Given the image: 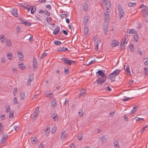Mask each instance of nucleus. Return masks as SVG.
Segmentation results:
<instances>
[{
    "label": "nucleus",
    "instance_id": "1",
    "mask_svg": "<svg viewBox=\"0 0 148 148\" xmlns=\"http://www.w3.org/2000/svg\"><path fill=\"white\" fill-rule=\"evenodd\" d=\"M102 5H105L106 8V11L104 13V18L105 23H108L109 22L110 16L109 14V8L110 7V3L109 1L102 0L101 1Z\"/></svg>",
    "mask_w": 148,
    "mask_h": 148
},
{
    "label": "nucleus",
    "instance_id": "2",
    "mask_svg": "<svg viewBox=\"0 0 148 148\" xmlns=\"http://www.w3.org/2000/svg\"><path fill=\"white\" fill-rule=\"evenodd\" d=\"M96 73H98L100 76L98 77L96 82L98 84L101 85L106 81V76L102 71L99 70Z\"/></svg>",
    "mask_w": 148,
    "mask_h": 148
},
{
    "label": "nucleus",
    "instance_id": "3",
    "mask_svg": "<svg viewBox=\"0 0 148 148\" xmlns=\"http://www.w3.org/2000/svg\"><path fill=\"white\" fill-rule=\"evenodd\" d=\"M19 20L21 21V23L27 26H30L31 25V23L29 22H27L25 21V20L23 18H19Z\"/></svg>",
    "mask_w": 148,
    "mask_h": 148
},
{
    "label": "nucleus",
    "instance_id": "4",
    "mask_svg": "<svg viewBox=\"0 0 148 148\" xmlns=\"http://www.w3.org/2000/svg\"><path fill=\"white\" fill-rule=\"evenodd\" d=\"M148 9L146 8L143 10L142 12L143 13V16L144 17L146 18L148 16Z\"/></svg>",
    "mask_w": 148,
    "mask_h": 148
},
{
    "label": "nucleus",
    "instance_id": "5",
    "mask_svg": "<svg viewBox=\"0 0 148 148\" xmlns=\"http://www.w3.org/2000/svg\"><path fill=\"white\" fill-rule=\"evenodd\" d=\"M34 75H30L28 79L27 83V86L30 85L33 79Z\"/></svg>",
    "mask_w": 148,
    "mask_h": 148
},
{
    "label": "nucleus",
    "instance_id": "6",
    "mask_svg": "<svg viewBox=\"0 0 148 148\" xmlns=\"http://www.w3.org/2000/svg\"><path fill=\"white\" fill-rule=\"evenodd\" d=\"M119 42L118 40H113L112 42V46L113 47L117 46H118L119 45Z\"/></svg>",
    "mask_w": 148,
    "mask_h": 148
},
{
    "label": "nucleus",
    "instance_id": "7",
    "mask_svg": "<svg viewBox=\"0 0 148 148\" xmlns=\"http://www.w3.org/2000/svg\"><path fill=\"white\" fill-rule=\"evenodd\" d=\"M128 40V39L126 37H124L122 40L121 44H122L123 45L125 46L127 44Z\"/></svg>",
    "mask_w": 148,
    "mask_h": 148
},
{
    "label": "nucleus",
    "instance_id": "8",
    "mask_svg": "<svg viewBox=\"0 0 148 148\" xmlns=\"http://www.w3.org/2000/svg\"><path fill=\"white\" fill-rule=\"evenodd\" d=\"M118 10L119 12V18L120 19H121L123 16L124 14V12L123 10L120 8L118 9Z\"/></svg>",
    "mask_w": 148,
    "mask_h": 148
},
{
    "label": "nucleus",
    "instance_id": "9",
    "mask_svg": "<svg viewBox=\"0 0 148 148\" xmlns=\"http://www.w3.org/2000/svg\"><path fill=\"white\" fill-rule=\"evenodd\" d=\"M103 28L104 33L105 34H107L108 28V24L107 23L106 24L104 25Z\"/></svg>",
    "mask_w": 148,
    "mask_h": 148
},
{
    "label": "nucleus",
    "instance_id": "10",
    "mask_svg": "<svg viewBox=\"0 0 148 148\" xmlns=\"http://www.w3.org/2000/svg\"><path fill=\"white\" fill-rule=\"evenodd\" d=\"M11 12L14 16L16 17H17L18 13L17 9L14 8V9H12L11 11Z\"/></svg>",
    "mask_w": 148,
    "mask_h": 148
},
{
    "label": "nucleus",
    "instance_id": "11",
    "mask_svg": "<svg viewBox=\"0 0 148 148\" xmlns=\"http://www.w3.org/2000/svg\"><path fill=\"white\" fill-rule=\"evenodd\" d=\"M60 31V27L57 26L53 31V34L55 35H57L59 32Z\"/></svg>",
    "mask_w": 148,
    "mask_h": 148
},
{
    "label": "nucleus",
    "instance_id": "12",
    "mask_svg": "<svg viewBox=\"0 0 148 148\" xmlns=\"http://www.w3.org/2000/svg\"><path fill=\"white\" fill-rule=\"evenodd\" d=\"M114 148H120L119 146V142L118 140H115L114 142Z\"/></svg>",
    "mask_w": 148,
    "mask_h": 148
},
{
    "label": "nucleus",
    "instance_id": "13",
    "mask_svg": "<svg viewBox=\"0 0 148 148\" xmlns=\"http://www.w3.org/2000/svg\"><path fill=\"white\" fill-rule=\"evenodd\" d=\"M89 17L87 16H85L84 17V24L85 25H86L87 23H88Z\"/></svg>",
    "mask_w": 148,
    "mask_h": 148
},
{
    "label": "nucleus",
    "instance_id": "14",
    "mask_svg": "<svg viewBox=\"0 0 148 148\" xmlns=\"http://www.w3.org/2000/svg\"><path fill=\"white\" fill-rule=\"evenodd\" d=\"M51 117L55 121H57L58 120V116L56 113H54L51 115Z\"/></svg>",
    "mask_w": 148,
    "mask_h": 148
},
{
    "label": "nucleus",
    "instance_id": "15",
    "mask_svg": "<svg viewBox=\"0 0 148 148\" xmlns=\"http://www.w3.org/2000/svg\"><path fill=\"white\" fill-rule=\"evenodd\" d=\"M51 108H54L55 107L57 106V102L56 101L55 99L52 101L51 102Z\"/></svg>",
    "mask_w": 148,
    "mask_h": 148
},
{
    "label": "nucleus",
    "instance_id": "16",
    "mask_svg": "<svg viewBox=\"0 0 148 148\" xmlns=\"http://www.w3.org/2000/svg\"><path fill=\"white\" fill-rule=\"evenodd\" d=\"M33 65L34 68L36 69L38 66L37 62L36 60V59L35 57H34L33 59Z\"/></svg>",
    "mask_w": 148,
    "mask_h": 148
},
{
    "label": "nucleus",
    "instance_id": "17",
    "mask_svg": "<svg viewBox=\"0 0 148 148\" xmlns=\"http://www.w3.org/2000/svg\"><path fill=\"white\" fill-rule=\"evenodd\" d=\"M109 79L112 81H114L115 80V78L116 76L112 74V73H111L109 76Z\"/></svg>",
    "mask_w": 148,
    "mask_h": 148
},
{
    "label": "nucleus",
    "instance_id": "18",
    "mask_svg": "<svg viewBox=\"0 0 148 148\" xmlns=\"http://www.w3.org/2000/svg\"><path fill=\"white\" fill-rule=\"evenodd\" d=\"M121 71L119 69L113 71L112 74L114 75L116 77L120 72Z\"/></svg>",
    "mask_w": 148,
    "mask_h": 148
},
{
    "label": "nucleus",
    "instance_id": "19",
    "mask_svg": "<svg viewBox=\"0 0 148 148\" xmlns=\"http://www.w3.org/2000/svg\"><path fill=\"white\" fill-rule=\"evenodd\" d=\"M86 93V90L84 89H82L80 91L79 97H80V96L85 94Z\"/></svg>",
    "mask_w": 148,
    "mask_h": 148
},
{
    "label": "nucleus",
    "instance_id": "20",
    "mask_svg": "<svg viewBox=\"0 0 148 148\" xmlns=\"http://www.w3.org/2000/svg\"><path fill=\"white\" fill-rule=\"evenodd\" d=\"M134 38L135 41L136 42H138V40L139 39V37L137 33H135L134 34Z\"/></svg>",
    "mask_w": 148,
    "mask_h": 148
},
{
    "label": "nucleus",
    "instance_id": "21",
    "mask_svg": "<svg viewBox=\"0 0 148 148\" xmlns=\"http://www.w3.org/2000/svg\"><path fill=\"white\" fill-rule=\"evenodd\" d=\"M8 136V135L6 134H3L1 140V143H3L4 140H5L7 138Z\"/></svg>",
    "mask_w": 148,
    "mask_h": 148
},
{
    "label": "nucleus",
    "instance_id": "22",
    "mask_svg": "<svg viewBox=\"0 0 148 148\" xmlns=\"http://www.w3.org/2000/svg\"><path fill=\"white\" fill-rule=\"evenodd\" d=\"M67 50H68L67 48L64 47H62L58 49L57 51L59 52H63Z\"/></svg>",
    "mask_w": 148,
    "mask_h": 148
},
{
    "label": "nucleus",
    "instance_id": "23",
    "mask_svg": "<svg viewBox=\"0 0 148 148\" xmlns=\"http://www.w3.org/2000/svg\"><path fill=\"white\" fill-rule=\"evenodd\" d=\"M99 139L102 143H105L107 141V139L104 136L100 137L99 138Z\"/></svg>",
    "mask_w": 148,
    "mask_h": 148
},
{
    "label": "nucleus",
    "instance_id": "24",
    "mask_svg": "<svg viewBox=\"0 0 148 148\" xmlns=\"http://www.w3.org/2000/svg\"><path fill=\"white\" fill-rule=\"evenodd\" d=\"M30 139L31 141L33 144H34L38 141V140L37 139L36 137H32Z\"/></svg>",
    "mask_w": 148,
    "mask_h": 148
},
{
    "label": "nucleus",
    "instance_id": "25",
    "mask_svg": "<svg viewBox=\"0 0 148 148\" xmlns=\"http://www.w3.org/2000/svg\"><path fill=\"white\" fill-rule=\"evenodd\" d=\"M46 97L49 99H51L53 97V94L52 92L47 93L46 94Z\"/></svg>",
    "mask_w": 148,
    "mask_h": 148
},
{
    "label": "nucleus",
    "instance_id": "26",
    "mask_svg": "<svg viewBox=\"0 0 148 148\" xmlns=\"http://www.w3.org/2000/svg\"><path fill=\"white\" fill-rule=\"evenodd\" d=\"M88 32V29L87 27H85L84 28V33L85 35H87Z\"/></svg>",
    "mask_w": 148,
    "mask_h": 148
},
{
    "label": "nucleus",
    "instance_id": "27",
    "mask_svg": "<svg viewBox=\"0 0 148 148\" xmlns=\"http://www.w3.org/2000/svg\"><path fill=\"white\" fill-rule=\"evenodd\" d=\"M7 57L8 59L10 60H11L13 59L12 55V53H10L7 54Z\"/></svg>",
    "mask_w": 148,
    "mask_h": 148
},
{
    "label": "nucleus",
    "instance_id": "28",
    "mask_svg": "<svg viewBox=\"0 0 148 148\" xmlns=\"http://www.w3.org/2000/svg\"><path fill=\"white\" fill-rule=\"evenodd\" d=\"M5 39L3 34L0 35V40L1 42L3 43L4 41V40Z\"/></svg>",
    "mask_w": 148,
    "mask_h": 148
},
{
    "label": "nucleus",
    "instance_id": "29",
    "mask_svg": "<svg viewBox=\"0 0 148 148\" xmlns=\"http://www.w3.org/2000/svg\"><path fill=\"white\" fill-rule=\"evenodd\" d=\"M26 10H28V11H29L31 8L32 7V6L30 5L29 7V5H27L26 6H23V5H21Z\"/></svg>",
    "mask_w": 148,
    "mask_h": 148
},
{
    "label": "nucleus",
    "instance_id": "30",
    "mask_svg": "<svg viewBox=\"0 0 148 148\" xmlns=\"http://www.w3.org/2000/svg\"><path fill=\"white\" fill-rule=\"evenodd\" d=\"M88 8V5L86 3H84L83 5V8L85 11L87 10Z\"/></svg>",
    "mask_w": 148,
    "mask_h": 148
},
{
    "label": "nucleus",
    "instance_id": "31",
    "mask_svg": "<svg viewBox=\"0 0 148 148\" xmlns=\"http://www.w3.org/2000/svg\"><path fill=\"white\" fill-rule=\"evenodd\" d=\"M129 34H135L137 33L136 30L134 29H130L129 32H127Z\"/></svg>",
    "mask_w": 148,
    "mask_h": 148
},
{
    "label": "nucleus",
    "instance_id": "32",
    "mask_svg": "<svg viewBox=\"0 0 148 148\" xmlns=\"http://www.w3.org/2000/svg\"><path fill=\"white\" fill-rule=\"evenodd\" d=\"M36 10V7L35 6H34L32 7L31 10V13L32 14H33Z\"/></svg>",
    "mask_w": 148,
    "mask_h": 148
},
{
    "label": "nucleus",
    "instance_id": "33",
    "mask_svg": "<svg viewBox=\"0 0 148 148\" xmlns=\"http://www.w3.org/2000/svg\"><path fill=\"white\" fill-rule=\"evenodd\" d=\"M66 134L64 133V132H62L61 134V139L62 140H64L66 136Z\"/></svg>",
    "mask_w": 148,
    "mask_h": 148
},
{
    "label": "nucleus",
    "instance_id": "34",
    "mask_svg": "<svg viewBox=\"0 0 148 148\" xmlns=\"http://www.w3.org/2000/svg\"><path fill=\"white\" fill-rule=\"evenodd\" d=\"M25 93L24 92H22L20 93V97L22 100H23L25 97Z\"/></svg>",
    "mask_w": 148,
    "mask_h": 148
},
{
    "label": "nucleus",
    "instance_id": "35",
    "mask_svg": "<svg viewBox=\"0 0 148 148\" xmlns=\"http://www.w3.org/2000/svg\"><path fill=\"white\" fill-rule=\"evenodd\" d=\"M50 129L49 127H47V129L46 130H45V134L47 136L50 133V131H49V130Z\"/></svg>",
    "mask_w": 148,
    "mask_h": 148
},
{
    "label": "nucleus",
    "instance_id": "36",
    "mask_svg": "<svg viewBox=\"0 0 148 148\" xmlns=\"http://www.w3.org/2000/svg\"><path fill=\"white\" fill-rule=\"evenodd\" d=\"M47 21V23L49 24L50 25V22L52 20V19L51 17H47L46 18Z\"/></svg>",
    "mask_w": 148,
    "mask_h": 148
},
{
    "label": "nucleus",
    "instance_id": "37",
    "mask_svg": "<svg viewBox=\"0 0 148 148\" xmlns=\"http://www.w3.org/2000/svg\"><path fill=\"white\" fill-rule=\"evenodd\" d=\"M61 60L64 63L67 64L68 60V59L66 58H63L61 59Z\"/></svg>",
    "mask_w": 148,
    "mask_h": 148
},
{
    "label": "nucleus",
    "instance_id": "38",
    "mask_svg": "<svg viewBox=\"0 0 148 148\" xmlns=\"http://www.w3.org/2000/svg\"><path fill=\"white\" fill-rule=\"evenodd\" d=\"M136 5V3H135L130 2L128 4V5L130 7H132Z\"/></svg>",
    "mask_w": 148,
    "mask_h": 148
},
{
    "label": "nucleus",
    "instance_id": "39",
    "mask_svg": "<svg viewBox=\"0 0 148 148\" xmlns=\"http://www.w3.org/2000/svg\"><path fill=\"white\" fill-rule=\"evenodd\" d=\"M69 100L68 98H66L65 99V101L64 103L63 106H64L66 105H68L69 104Z\"/></svg>",
    "mask_w": 148,
    "mask_h": 148
},
{
    "label": "nucleus",
    "instance_id": "40",
    "mask_svg": "<svg viewBox=\"0 0 148 148\" xmlns=\"http://www.w3.org/2000/svg\"><path fill=\"white\" fill-rule=\"evenodd\" d=\"M18 57L20 58H22L23 56V55L22 54V51H21L20 52L18 53Z\"/></svg>",
    "mask_w": 148,
    "mask_h": 148
},
{
    "label": "nucleus",
    "instance_id": "41",
    "mask_svg": "<svg viewBox=\"0 0 148 148\" xmlns=\"http://www.w3.org/2000/svg\"><path fill=\"white\" fill-rule=\"evenodd\" d=\"M57 130V127L56 126H55L53 128L52 131L51 132L52 134H54Z\"/></svg>",
    "mask_w": 148,
    "mask_h": 148
},
{
    "label": "nucleus",
    "instance_id": "42",
    "mask_svg": "<svg viewBox=\"0 0 148 148\" xmlns=\"http://www.w3.org/2000/svg\"><path fill=\"white\" fill-rule=\"evenodd\" d=\"M130 51L133 52L134 51V46L133 45H131L130 47Z\"/></svg>",
    "mask_w": 148,
    "mask_h": 148
},
{
    "label": "nucleus",
    "instance_id": "43",
    "mask_svg": "<svg viewBox=\"0 0 148 148\" xmlns=\"http://www.w3.org/2000/svg\"><path fill=\"white\" fill-rule=\"evenodd\" d=\"M144 64L145 65H148V59L147 58L146 59H144Z\"/></svg>",
    "mask_w": 148,
    "mask_h": 148
},
{
    "label": "nucleus",
    "instance_id": "44",
    "mask_svg": "<svg viewBox=\"0 0 148 148\" xmlns=\"http://www.w3.org/2000/svg\"><path fill=\"white\" fill-rule=\"evenodd\" d=\"M54 43L56 45H59L61 44V42L59 40H56L54 41Z\"/></svg>",
    "mask_w": 148,
    "mask_h": 148
},
{
    "label": "nucleus",
    "instance_id": "45",
    "mask_svg": "<svg viewBox=\"0 0 148 148\" xmlns=\"http://www.w3.org/2000/svg\"><path fill=\"white\" fill-rule=\"evenodd\" d=\"M44 14L47 16H49L50 15V13L49 12L45 10H44Z\"/></svg>",
    "mask_w": 148,
    "mask_h": 148
},
{
    "label": "nucleus",
    "instance_id": "46",
    "mask_svg": "<svg viewBox=\"0 0 148 148\" xmlns=\"http://www.w3.org/2000/svg\"><path fill=\"white\" fill-rule=\"evenodd\" d=\"M47 53L45 52H44L43 53L42 55L40 57L41 59H43V58L45 57V56L47 55Z\"/></svg>",
    "mask_w": 148,
    "mask_h": 148
},
{
    "label": "nucleus",
    "instance_id": "47",
    "mask_svg": "<svg viewBox=\"0 0 148 148\" xmlns=\"http://www.w3.org/2000/svg\"><path fill=\"white\" fill-rule=\"evenodd\" d=\"M72 62L75 63V62L72 60H69L68 59L67 64H69V65H71Z\"/></svg>",
    "mask_w": 148,
    "mask_h": 148
},
{
    "label": "nucleus",
    "instance_id": "48",
    "mask_svg": "<svg viewBox=\"0 0 148 148\" xmlns=\"http://www.w3.org/2000/svg\"><path fill=\"white\" fill-rule=\"evenodd\" d=\"M13 104L14 105H15V104H17L18 103V101H17V98L16 97H15L14 98V99H13Z\"/></svg>",
    "mask_w": 148,
    "mask_h": 148
},
{
    "label": "nucleus",
    "instance_id": "49",
    "mask_svg": "<svg viewBox=\"0 0 148 148\" xmlns=\"http://www.w3.org/2000/svg\"><path fill=\"white\" fill-rule=\"evenodd\" d=\"M6 45L8 46H10L11 45V42L10 40L6 41Z\"/></svg>",
    "mask_w": 148,
    "mask_h": 148
},
{
    "label": "nucleus",
    "instance_id": "50",
    "mask_svg": "<svg viewBox=\"0 0 148 148\" xmlns=\"http://www.w3.org/2000/svg\"><path fill=\"white\" fill-rule=\"evenodd\" d=\"M38 114V113L34 112V116H33V117L32 118V119H33L34 120H35L36 117L37 116Z\"/></svg>",
    "mask_w": 148,
    "mask_h": 148
},
{
    "label": "nucleus",
    "instance_id": "51",
    "mask_svg": "<svg viewBox=\"0 0 148 148\" xmlns=\"http://www.w3.org/2000/svg\"><path fill=\"white\" fill-rule=\"evenodd\" d=\"M120 48L121 49V50H124L125 48V45H122V44H121L120 45Z\"/></svg>",
    "mask_w": 148,
    "mask_h": 148
},
{
    "label": "nucleus",
    "instance_id": "52",
    "mask_svg": "<svg viewBox=\"0 0 148 148\" xmlns=\"http://www.w3.org/2000/svg\"><path fill=\"white\" fill-rule=\"evenodd\" d=\"M19 68L23 70L25 69V67L24 66L23 64H21L19 65Z\"/></svg>",
    "mask_w": 148,
    "mask_h": 148
},
{
    "label": "nucleus",
    "instance_id": "53",
    "mask_svg": "<svg viewBox=\"0 0 148 148\" xmlns=\"http://www.w3.org/2000/svg\"><path fill=\"white\" fill-rule=\"evenodd\" d=\"M144 71L145 72V75H146L148 74V70L147 68H144Z\"/></svg>",
    "mask_w": 148,
    "mask_h": 148
},
{
    "label": "nucleus",
    "instance_id": "54",
    "mask_svg": "<svg viewBox=\"0 0 148 148\" xmlns=\"http://www.w3.org/2000/svg\"><path fill=\"white\" fill-rule=\"evenodd\" d=\"M132 98H133L132 97H127L126 98H124L123 99V101H129V100H130L131 99H132Z\"/></svg>",
    "mask_w": 148,
    "mask_h": 148
},
{
    "label": "nucleus",
    "instance_id": "55",
    "mask_svg": "<svg viewBox=\"0 0 148 148\" xmlns=\"http://www.w3.org/2000/svg\"><path fill=\"white\" fill-rule=\"evenodd\" d=\"M10 111V106L8 105V106L7 108H6L5 112H9Z\"/></svg>",
    "mask_w": 148,
    "mask_h": 148
},
{
    "label": "nucleus",
    "instance_id": "56",
    "mask_svg": "<svg viewBox=\"0 0 148 148\" xmlns=\"http://www.w3.org/2000/svg\"><path fill=\"white\" fill-rule=\"evenodd\" d=\"M61 17L62 18H66L67 17V16L65 14H62L60 15Z\"/></svg>",
    "mask_w": 148,
    "mask_h": 148
},
{
    "label": "nucleus",
    "instance_id": "57",
    "mask_svg": "<svg viewBox=\"0 0 148 148\" xmlns=\"http://www.w3.org/2000/svg\"><path fill=\"white\" fill-rule=\"evenodd\" d=\"M17 88H16L14 89V90L13 91V94H14V96H15L17 92Z\"/></svg>",
    "mask_w": 148,
    "mask_h": 148
},
{
    "label": "nucleus",
    "instance_id": "58",
    "mask_svg": "<svg viewBox=\"0 0 148 148\" xmlns=\"http://www.w3.org/2000/svg\"><path fill=\"white\" fill-rule=\"evenodd\" d=\"M14 113L11 112L9 114V117L10 118H12L13 116Z\"/></svg>",
    "mask_w": 148,
    "mask_h": 148
},
{
    "label": "nucleus",
    "instance_id": "59",
    "mask_svg": "<svg viewBox=\"0 0 148 148\" xmlns=\"http://www.w3.org/2000/svg\"><path fill=\"white\" fill-rule=\"evenodd\" d=\"M64 73L66 74H68L69 73V69H66V68H65Z\"/></svg>",
    "mask_w": 148,
    "mask_h": 148
},
{
    "label": "nucleus",
    "instance_id": "60",
    "mask_svg": "<svg viewBox=\"0 0 148 148\" xmlns=\"http://www.w3.org/2000/svg\"><path fill=\"white\" fill-rule=\"evenodd\" d=\"M136 110V107H134L133 108V109L131 111V112L132 113H134Z\"/></svg>",
    "mask_w": 148,
    "mask_h": 148
},
{
    "label": "nucleus",
    "instance_id": "61",
    "mask_svg": "<svg viewBox=\"0 0 148 148\" xmlns=\"http://www.w3.org/2000/svg\"><path fill=\"white\" fill-rule=\"evenodd\" d=\"M126 71L128 73H130V71L129 67H126Z\"/></svg>",
    "mask_w": 148,
    "mask_h": 148
},
{
    "label": "nucleus",
    "instance_id": "62",
    "mask_svg": "<svg viewBox=\"0 0 148 148\" xmlns=\"http://www.w3.org/2000/svg\"><path fill=\"white\" fill-rule=\"evenodd\" d=\"M29 41L30 42H32L33 41V36L32 35H31L29 39Z\"/></svg>",
    "mask_w": 148,
    "mask_h": 148
},
{
    "label": "nucleus",
    "instance_id": "63",
    "mask_svg": "<svg viewBox=\"0 0 148 148\" xmlns=\"http://www.w3.org/2000/svg\"><path fill=\"white\" fill-rule=\"evenodd\" d=\"M82 137V135H81L80 136H77V138L79 140H81Z\"/></svg>",
    "mask_w": 148,
    "mask_h": 148
},
{
    "label": "nucleus",
    "instance_id": "64",
    "mask_svg": "<svg viewBox=\"0 0 148 148\" xmlns=\"http://www.w3.org/2000/svg\"><path fill=\"white\" fill-rule=\"evenodd\" d=\"M39 148H44V145L42 143H41L40 144Z\"/></svg>",
    "mask_w": 148,
    "mask_h": 148
}]
</instances>
